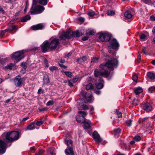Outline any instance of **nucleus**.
I'll list each match as a JSON object with an SVG mask.
<instances>
[{
    "mask_svg": "<svg viewBox=\"0 0 155 155\" xmlns=\"http://www.w3.org/2000/svg\"><path fill=\"white\" fill-rule=\"evenodd\" d=\"M146 78L148 80H154L155 78V74L154 72H147Z\"/></svg>",
    "mask_w": 155,
    "mask_h": 155,
    "instance_id": "nucleus-17",
    "label": "nucleus"
},
{
    "mask_svg": "<svg viewBox=\"0 0 155 155\" xmlns=\"http://www.w3.org/2000/svg\"><path fill=\"white\" fill-rule=\"evenodd\" d=\"M68 85H69L70 87L73 86V83L69 80L68 81Z\"/></svg>",
    "mask_w": 155,
    "mask_h": 155,
    "instance_id": "nucleus-56",
    "label": "nucleus"
},
{
    "mask_svg": "<svg viewBox=\"0 0 155 155\" xmlns=\"http://www.w3.org/2000/svg\"><path fill=\"white\" fill-rule=\"evenodd\" d=\"M95 14V12L93 11L89 12L88 13V15L90 16H93Z\"/></svg>",
    "mask_w": 155,
    "mask_h": 155,
    "instance_id": "nucleus-49",
    "label": "nucleus"
},
{
    "mask_svg": "<svg viewBox=\"0 0 155 155\" xmlns=\"http://www.w3.org/2000/svg\"><path fill=\"white\" fill-rule=\"evenodd\" d=\"M81 35H82V33L78 30L72 32V37H79Z\"/></svg>",
    "mask_w": 155,
    "mask_h": 155,
    "instance_id": "nucleus-22",
    "label": "nucleus"
},
{
    "mask_svg": "<svg viewBox=\"0 0 155 155\" xmlns=\"http://www.w3.org/2000/svg\"><path fill=\"white\" fill-rule=\"evenodd\" d=\"M26 52V51L23 50L16 52L11 55V57L13 59L19 61L24 58L23 54Z\"/></svg>",
    "mask_w": 155,
    "mask_h": 155,
    "instance_id": "nucleus-4",
    "label": "nucleus"
},
{
    "mask_svg": "<svg viewBox=\"0 0 155 155\" xmlns=\"http://www.w3.org/2000/svg\"><path fill=\"white\" fill-rule=\"evenodd\" d=\"M140 37L141 39L144 41L146 39L147 36L145 34H142L140 35Z\"/></svg>",
    "mask_w": 155,
    "mask_h": 155,
    "instance_id": "nucleus-40",
    "label": "nucleus"
},
{
    "mask_svg": "<svg viewBox=\"0 0 155 155\" xmlns=\"http://www.w3.org/2000/svg\"><path fill=\"white\" fill-rule=\"evenodd\" d=\"M79 115L76 117V120L77 121L80 123H82L85 120V117L87 115L86 112L84 111L79 110L78 111Z\"/></svg>",
    "mask_w": 155,
    "mask_h": 155,
    "instance_id": "nucleus-6",
    "label": "nucleus"
},
{
    "mask_svg": "<svg viewBox=\"0 0 155 155\" xmlns=\"http://www.w3.org/2000/svg\"><path fill=\"white\" fill-rule=\"evenodd\" d=\"M146 47H143V49H142L143 52L145 54L147 55V54H148V53L146 51Z\"/></svg>",
    "mask_w": 155,
    "mask_h": 155,
    "instance_id": "nucleus-55",
    "label": "nucleus"
},
{
    "mask_svg": "<svg viewBox=\"0 0 155 155\" xmlns=\"http://www.w3.org/2000/svg\"><path fill=\"white\" fill-rule=\"evenodd\" d=\"M86 60V58L85 56H83L81 58H78L77 59V62L81 63L84 61Z\"/></svg>",
    "mask_w": 155,
    "mask_h": 155,
    "instance_id": "nucleus-29",
    "label": "nucleus"
},
{
    "mask_svg": "<svg viewBox=\"0 0 155 155\" xmlns=\"http://www.w3.org/2000/svg\"><path fill=\"white\" fill-rule=\"evenodd\" d=\"M143 109L146 111H149L152 109V106L149 103H145L143 106Z\"/></svg>",
    "mask_w": 155,
    "mask_h": 155,
    "instance_id": "nucleus-19",
    "label": "nucleus"
},
{
    "mask_svg": "<svg viewBox=\"0 0 155 155\" xmlns=\"http://www.w3.org/2000/svg\"><path fill=\"white\" fill-rule=\"evenodd\" d=\"M44 28V25L43 24H39L36 25L31 26V28L34 30L42 29Z\"/></svg>",
    "mask_w": 155,
    "mask_h": 155,
    "instance_id": "nucleus-18",
    "label": "nucleus"
},
{
    "mask_svg": "<svg viewBox=\"0 0 155 155\" xmlns=\"http://www.w3.org/2000/svg\"><path fill=\"white\" fill-rule=\"evenodd\" d=\"M99 38L102 42H107L110 38V35L106 32H100L99 33Z\"/></svg>",
    "mask_w": 155,
    "mask_h": 155,
    "instance_id": "nucleus-7",
    "label": "nucleus"
},
{
    "mask_svg": "<svg viewBox=\"0 0 155 155\" xmlns=\"http://www.w3.org/2000/svg\"><path fill=\"white\" fill-rule=\"evenodd\" d=\"M100 82V83H96L95 84V85L97 89H101L104 86L103 84V81L102 80V81H99Z\"/></svg>",
    "mask_w": 155,
    "mask_h": 155,
    "instance_id": "nucleus-24",
    "label": "nucleus"
},
{
    "mask_svg": "<svg viewBox=\"0 0 155 155\" xmlns=\"http://www.w3.org/2000/svg\"><path fill=\"white\" fill-rule=\"evenodd\" d=\"M45 10V8L42 6L39 5L35 7H32L30 10V12L31 14H40Z\"/></svg>",
    "mask_w": 155,
    "mask_h": 155,
    "instance_id": "nucleus-5",
    "label": "nucleus"
},
{
    "mask_svg": "<svg viewBox=\"0 0 155 155\" xmlns=\"http://www.w3.org/2000/svg\"><path fill=\"white\" fill-rule=\"evenodd\" d=\"M49 68L52 71H53L54 70H56L57 69V67L55 66H51Z\"/></svg>",
    "mask_w": 155,
    "mask_h": 155,
    "instance_id": "nucleus-48",
    "label": "nucleus"
},
{
    "mask_svg": "<svg viewBox=\"0 0 155 155\" xmlns=\"http://www.w3.org/2000/svg\"><path fill=\"white\" fill-rule=\"evenodd\" d=\"M139 102V100L137 99L134 98L132 104L134 106H137Z\"/></svg>",
    "mask_w": 155,
    "mask_h": 155,
    "instance_id": "nucleus-34",
    "label": "nucleus"
},
{
    "mask_svg": "<svg viewBox=\"0 0 155 155\" xmlns=\"http://www.w3.org/2000/svg\"><path fill=\"white\" fill-rule=\"evenodd\" d=\"M41 50L43 52H45L50 49L49 43L47 41H44L41 45Z\"/></svg>",
    "mask_w": 155,
    "mask_h": 155,
    "instance_id": "nucleus-10",
    "label": "nucleus"
},
{
    "mask_svg": "<svg viewBox=\"0 0 155 155\" xmlns=\"http://www.w3.org/2000/svg\"><path fill=\"white\" fill-rule=\"evenodd\" d=\"M150 19L152 21H155V17L153 15L150 16Z\"/></svg>",
    "mask_w": 155,
    "mask_h": 155,
    "instance_id": "nucleus-62",
    "label": "nucleus"
},
{
    "mask_svg": "<svg viewBox=\"0 0 155 155\" xmlns=\"http://www.w3.org/2000/svg\"><path fill=\"white\" fill-rule=\"evenodd\" d=\"M109 42L110 47L113 49H116L119 46V43L115 39L110 40Z\"/></svg>",
    "mask_w": 155,
    "mask_h": 155,
    "instance_id": "nucleus-12",
    "label": "nucleus"
},
{
    "mask_svg": "<svg viewBox=\"0 0 155 155\" xmlns=\"http://www.w3.org/2000/svg\"><path fill=\"white\" fill-rule=\"evenodd\" d=\"M33 4L32 6V7H35L36 5V0H33Z\"/></svg>",
    "mask_w": 155,
    "mask_h": 155,
    "instance_id": "nucleus-57",
    "label": "nucleus"
},
{
    "mask_svg": "<svg viewBox=\"0 0 155 155\" xmlns=\"http://www.w3.org/2000/svg\"><path fill=\"white\" fill-rule=\"evenodd\" d=\"M86 88L87 90L93 89L94 86L91 83H90L86 85Z\"/></svg>",
    "mask_w": 155,
    "mask_h": 155,
    "instance_id": "nucleus-32",
    "label": "nucleus"
},
{
    "mask_svg": "<svg viewBox=\"0 0 155 155\" xmlns=\"http://www.w3.org/2000/svg\"><path fill=\"white\" fill-rule=\"evenodd\" d=\"M155 90V87L154 86H151L149 88L148 91L149 93H151L153 92Z\"/></svg>",
    "mask_w": 155,
    "mask_h": 155,
    "instance_id": "nucleus-36",
    "label": "nucleus"
},
{
    "mask_svg": "<svg viewBox=\"0 0 155 155\" xmlns=\"http://www.w3.org/2000/svg\"><path fill=\"white\" fill-rule=\"evenodd\" d=\"M78 107L79 110H87L88 108L87 106L83 104V102L81 101H79V102H78Z\"/></svg>",
    "mask_w": 155,
    "mask_h": 155,
    "instance_id": "nucleus-15",
    "label": "nucleus"
},
{
    "mask_svg": "<svg viewBox=\"0 0 155 155\" xmlns=\"http://www.w3.org/2000/svg\"><path fill=\"white\" fill-rule=\"evenodd\" d=\"M93 136L95 141L98 143H100L102 141V139L97 131L94 132L93 134Z\"/></svg>",
    "mask_w": 155,
    "mask_h": 155,
    "instance_id": "nucleus-14",
    "label": "nucleus"
},
{
    "mask_svg": "<svg viewBox=\"0 0 155 155\" xmlns=\"http://www.w3.org/2000/svg\"><path fill=\"white\" fill-rule=\"evenodd\" d=\"M124 16L127 18L130 19L132 17V15L129 11H127L125 12Z\"/></svg>",
    "mask_w": 155,
    "mask_h": 155,
    "instance_id": "nucleus-28",
    "label": "nucleus"
},
{
    "mask_svg": "<svg viewBox=\"0 0 155 155\" xmlns=\"http://www.w3.org/2000/svg\"><path fill=\"white\" fill-rule=\"evenodd\" d=\"M55 152V149L53 147L49 148L48 150V154H49V155H54V154Z\"/></svg>",
    "mask_w": 155,
    "mask_h": 155,
    "instance_id": "nucleus-25",
    "label": "nucleus"
},
{
    "mask_svg": "<svg viewBox=\"0 0 155 155\" xmlns=\"http://www.w3.org/2000/svg\"><path fill=\"white\" fill-rule=\"evenodd\" d=\"M39 110L40 111H44L47 110L46 108L40 107L39 108Z\"/></svg>",
    "mask_w": 155,
    "mask_h": 155,
    "instance_id": "nucleus-52",
    "label": "nucleus"
},
{
    "mask_svg": "<svg viewBox=\"0 0 155 155\" xmlns=\"http://www.w3.org/2000/svg\"><path fill=\"white\" fill-rule=\"evenodd\" d=\"M35 126L34 124H31L29 125L27 127V129L29 130H32L35 129Z\"/></svg>",
    "mask_w": 155,
    "mask_h": 155,
    "instance_id": "nucleus-37",
    "label": "nucleus"
},
{
    "mask_svg": "<svg viewBox=\"0 0 155 155\" xmlns=\"http://www.w3.org/2000/svg\"><path fill=\"white\" fill-rule=\"evenodd\" d=\"M37 2L40 4L46 5L48 2V0H37Z\"/></svg>",
    "mask_w": 155,
    "mask_h": 155,
    "instance_id": "nucleus-33",
    "label": "nucleus"
},
{
    "mask_svg": "<svg viewBox=\"0 0 155 155\" xmlns=\"http://www.w3.org/2000/svg\"><path fill=\"white\" fill-rule=\"evenodd\" d=\"M43 152L44 151L42 150L39 149L38 151L36 153V155H42V154Z\"/></svg>",
    "mask_w": 155,
    "mask_h": 155,
    "instance_id": "nucleus-47",
    "label": "nucleus"
},
{
    "mask_svg": "<svg viewBox=\"0 0 155 155\" xmlns=\"http://www.w3.org/2000/svg\"><path fill=\"white\" fill-rule=\"evenodd\" d=\"M143 91V89L141 87H139L135 88L134 90V92L136 95H137L142 92Z\"/></svg>",
    "mask_w": 155,
    "mask_h": 155,
    "instance_id": "nucleus-27",
    "label": "nucleus"
},
{
    "mask_svg": "<svg viewBox=\"0 0 155 155\" xmlns=\"http://www.w3.org/2000/svg\"><path fill=\"white\" fill-rule=\"evenodd\" d=\"M5 68L6 69L14 70L15 68V64L12 63H10L5 66Z\"/></svg>",
    "mask_w": 155,
    "mask_h": 155,
    "instance_id": "nucleus-21",
    "label": "nucleus"
},
{
    "mask_svg": "<svg viewBox=\"0 0 155 155\" xmlns=\"http://www.w3.org/2000/svg\"><path fill=\"white\" fill-rule=\"evenodd\" d=\"M71 53L70 52L68 54L65 55L64 56V57L67 58V57H68L70 56H71Z\"/></svg>",
    "mask_w": 155,
    "mask_h": 155,
    "instance_id": "nucleus-63",
    "label": "nucleus"
},
{
    "mask_svg": "<svg viewBox=\"0 0 155 155\" xmlns=\"http://www.w3.org/2000/svg\"><path fill=\"white\" fill-rule=\"evenodd\" d=\"M121 129L118 128L115 130V135L116 137H118V134L120 133Z\"/></svg>",
    "mask_w": 155,
    "mask_h": 155,
    "instance_id": "nucleus-38",
    "label": "nucleus"
},
{
    "mask_svg": "<svg viewBox=\"0 0 155 155\" xmlns=\"http://www.w3.org/2000/svg\"><path fill=\"white\" fill-rule=\"evenodd\" d=\"M64 142L68 146V149L65 150L67 155H74L72 148V141L70 139V134H67L64 138Z\"/></svg>",
    "mask_w": 155,
    "mask_h": 155,
    "instance_id": "nucleus-3",
    "label": "nucleus"
},
{
    "mask_svg": "<svg viewBox=\"0 0 155 155\" xmlns=\"http://www.w3.org/2000/svg\"><path fill=\"white\" fill-rule=\"evenodd\" d=\"M132 120L130 119L126 121L127 125L128 126H130L132 124Z\"/></svg>",
    "mask_w": 155,
    "mask_h": 155,
    "instance_id": "nucleus-46",
    "label": "nucleus"
},
{
    "mask_svg": "<svg viewBox=\"0 0 155 155\" xmlns=\"http://www.w3.org/2000/svg\"><path fill=\"white\" fill-rule=\"evenodd\" d=\"M143 2L146 4H148L150 2V0H142Z\"/></svg>",
    "mask_w": 155,
    "mask_h": 155,
    "instance_id": "nucleus-59",
    "label": "nucleus"
},
{
    "mask_svg": "<svg viewBox=\"0 0 155 155\" xmlns=\"http://www.w3.org/2000/svg\"><path fill=\"white\" fill-rule=\"evenodd\" d=\"M59 44V40L57 38L52 39L49 43L50 49L51 50H55L58 46Z\"/></svg>",
    "mask_w": 155,
    "mask_h": 155,
    "instance_id": "nucleus-8",
    "label": "nucleus"
},
{
    "mask_svg": "<svg viewBox=\"0 0 155 155\" xmlns=\"http://www.w3.org/2000/svg\"><path fill=\"white\" fill-rule=\"evenodd\" d=\"M6 144L3 141L0 140V153H4L5 151Z\"/></svg>",
    "mask_w": 155,
    "mask_h": 155,
    "instance_id": "nucleus-16",
    "label": "nucleus"
},
{
    "mask_svg": "<svg viewBox=\"0 0 155 155\" xmlns=\"http://www.w3.org/2000/svg\"><path fill=\"white\" fill-rule=\"evenodd\" d=\"M84 122L82 123L84 124V129H87L90 128L91 127V122L88 120H85Z\"/></svg>",
    "mask_w": 155,
    "mask_h": 155,
    "instance_id": "nucleus-20",
    "label": "nucleus"
},
{
    "mask_svg": "<svg viewBox=\"0 0 155 155\" xmlns=\"http://www.w3.org/2000/svg\"><path fill=\"white\" fill-rule=\"evenodd\" d=\"M17 28H17L16 25H12L8 28V30L10 31H16Z\"/></svg>",
    "mask_w": 155,
    "mask_h": 155,
    "instance_id": "nucleus-30",
    "label": "nucleus"
},
{
    "mask_svg": "<svg viewBox=\"0 0 155 155\" xmlns=\"http://www.w3.org/2000/svg\"><path fill=\"white\" fill-rule=\"evenodd\" d=\"M19 137V133L17 131H11L7 132L5 134V138L9 142L17 140Z\"/></svg>",
    "mask_w": 155,
    "mask_h": 155,
    "instance_id": "nucleus-2",
    "label": "nucleus"
},
{
    "mask_svg": "<svg viewBox=\"0 0 155 155\" xmlns=\"http://www.w3.org/2000/svg\"><path fill=\"white\" fill-rule=\"evenodd\" d=\"M64 38L68 39H70L72 38V31H67L65 32H62L61 35L60 36L59 38L61 40H64Z\"/></svg>",
    "mask_w": 155,
    "mask_h": 155,
    "instance_id": "nucleus-9",
    "label": "nucleus"
},
{
    "mask_svg": "<svg viewBox=\"0 0 155 155\" xmlns=\"http://www.w3.org/2000/svg\"><path fill=\"white\" fill-rule=\"evenodd\" d=\"M54 103V101L53 100H50L46 104V105L47 106H49L50 105H52Z\"/></svg>",
    "mask_w": 155,
    "mask_h": 155,
    "instance_id": "nucleus-42",
    "label": "nucleus"
},
{
    "mask_svg": "<svg viewBox=\"0 0 155 155\" xmlns=\"http://www.w3.org/2000/svg\"><path fill=\"white\" fill-rule=\"evenodd\" d=\"M30 16L29 15H27L25 17L22 18L21 19V21L23 22H25L27 21L30 20Z\"/></svg>",
    "mask_w": 155,
    "mask_h": 155,
    "instance_id": "nucleus-26",
    "label": "nucleus"
},
{
    "mask_svg": "<svg viewBox=\"0 0 155 155\" xmlns=\"http://www.w3.org/2000/svg\"><path fill=\"white\" fill-rule=\"evenodd\" d=\"M43 81V82L44 84H47L49 83V79L47 75H45L44 76Z\"/></svg>",
    "mask_w": 155,
    "mask_h": 155,
    "instance_id": "nucleus-23",
    "label": "nucleus"
},
{
    "mask_svg": "<svg viewBox=\"0 0 155 155\" xmlns=\"http://www.w3.org/2000/svg\"><path fill=\"white\" fill-rule=\"evenodd\" d=\"M64 73L68 77L71 78L72 77V74L71 72L69 71H65Z\"/></svg>",
    "mask_w": 155,
    "mask_h": 155,
    "instance_id": "nucleus-39",
    "label": "nucleus"
},
{
    "mask_svg": "<svg viewBox=\"0 0 155 155\" xmlns=\"http://www.w3.org/2000/svg\"><path fill=\"white\" fill-rule=\"evenodd\" d=\"M134 139L135 141H138L140 140L141 137L139 136H137L135 137Z\"/></svg>",
    "mask_w": 155,
    "mask_h": 155,
    "instance_id": "nucleus-50",
    "label": "nucleus"
},
{
    "mask_svg": "<svg viewBox=\"0 0 155 155\" xmlns=\"http://www.w3.org/2000/svg\"><path fill=\"white\" fill-rule=\"evenodd\" d=\"M148 119V117H146L143 119L142 121L143 123L142 124H145V122H147Z\"/></svg>",
    "mask_w": 155,
    "mask_h": 155,
    "instance_id": "nucleus-53",
    "label": "nucleus"
},
{
    "mask_svg": "<svg viewBox=\"0 0 155 155\" xmlns=\"http://www.w3.org/2000/svg\"><path fill=\"white\" fill-rule=\"evenodd\" d=\"M44 122V121L39 120L36 123V125L38 126H40L42 125Z\"/></svg>",
    "mask_w": 155,
    "mask_h": 155,
    "instance_id": "nucleus-44",
    "label": "nucleus"
},
{
    "mask_svg": "<svg viewBox=\"0 0 155 155\" xmlns=\"http://www.w3.org/2000/svg\"><path fill=\"white\" fill-rule=\"evenodd\" d=\"M44 62L45 64L46 65V67H48L49 66V65L48 63V61L46 58L45 59Z\"/></svg>",
    "mask_w": 155,
    "mask_h": 155,
    "instance_id": "nucleus-58",
    "label": "nucleus"
},
{
    "mask_svg": "<svg viewBox=\"0 0 155 155\" xmlns=\"http://www.w3.org/2000/svg\"><path fill=\"white\" fill-rule=\"evenodd\" d=\"M138 76L137 74H134L132 77V79L135 82H137L138 79Z\"/></svg>",
    "mask_w": 155,
    "mask_h": 155,
    "instance_id": "nucleus-45",
    "label": "nucleus"
},
{
    "mask_svg": "<svg viewBox=\"0 0 155 155\" xmlns=\"http://www.w3.org/2000/svg\"><path fill=\"white\" fill-rule=\"evenodd\" d=\"M81 94L85 97L86 100L88 102H90L92 99V94L91 92H88V93H85L84 91H81Z\"/></svg>",
    "mask_w": 155,
    "mask_h": 155,
    "instance_id": "nucleus-13",
    "label": "nucleus"
},
{
    "mask_svg": "<svg viewBox=\"0 0 155 155\" xmlns=\"http://www.w3.org/2000/svg\"><path fill=\"white\" fill-rule=\"evenodd\" d=\"M5 33V31H1L0 32V36L2 37Z\"/></svg>",
    "mask_w": 155,
    "mask_h": 155,
    "instance_id": "nucleus-61",
    "label": "nucleus"
},
{
    "mask_svg": "<svg viewBox=\"0 0 155 155\" xmlns=\"http://www.w3.org/2000/svg\"><path fill=\"white\" fill-rule=\"evenodd\" d=\"M25 79L24 78H21L20 76L19 75L16 76L14 80L15 85L17 87L20 86L22 84L23 80H25Z\"/></svg>",
    "mask_w": 155,
    "mask_h": 155,
    "instance_id": "nucleus-11",
    "label": "nucleus"
},
{
    "mask_svg": "<svg viewBox=\"0 0 155 155\" xmlns=\"http://www.w3.org/2000/svg\"><path fill=\"white\" fill-rule=\"evenodd\" d=\"M89 38V37L87 35V36H85L83 37L82 38V40L83 41H85L87 40Z\"/></svg>",
    "mask_w": 155,
    "mask_h": 155,
    "instance_id": "nucleus-60",
    "label": "nucleus"
},
{
    "mask_svg": "<svg viewBox=\"0 0 155 155\" xmlns=\"http://www.w3.org/2000/svg\"><path fill=\"white\" fill-rule=\"evenodd\" d=\"M98 59H99L97 58L92 57L91 58V62H97L98 61Z\"/></svg>",
    "mask_w": 155,
    "mask_h": 155,
    "instance_id": "nucleus-43",
    "label": "nucleus"
},
{
    "mask_svg": "<svg viewBox=\"0 0 155 155\" xmlns=\"http://www.w3.org/2000/svg\"><path fill=\"white\" fill-rule=\"evenodd\" d=\"M78 79V78H74L73 79L72 81L74 83H75L77 81Z\"/></svg>",
    "mask_w": 155,
    "mask_h": 155,
    "instance_id": "nucleus-64",
    "label": "nucleus"
},
{
    "mask_svg": "<svg viewBox=\"0 0 155 155\" xmlns=\"http://www.w3.org/2000/svg\"><path fill=\"white\" fill-rule=\"evenodd\" d=\"M95 33L94 30H88L86 31L87 35H94Z\"/></svg>",
    "mask_w": 155,
    "mask_h": 155,
    "instance_id": "nucleus-31",
    "label": "nucleus"
},
{
    "mask_svg": "<svg viewBox=\"0 0 155 155\" xmlns=\"http://www.w3.org/2000/svg\"><path fill=\"white\" fill-rule=\"evenodd\" d=\"M116 113L118 118H120L122 116V114L121 112L118 111L117 109L116 110Z\"/></svg>",
    "mask_w": 155,
    "mask_h": 155,
    "instance_id": "nucleus-41",
    "label": "nucleus"
},
{
    "mask_svg": "<svg viewBox=\"0 0 155 155\" xmlns=\"http://www.w3.org/2000/svg\"><path fill=\"white\" fill-rule=\"evenodd\" d=\"M118 61L117 59H114L108 61L105 64H102L99 66L101 68V70L96 69L94 71V75L97 78V80L99 81H102L103 77H107L109 74V72L105 69L106 67L110 68L112 71L115 68H117L118 65Z\"/></svg>",
    "mask_w": 155,
    "mask_h": 155,
    "instance_id": "nucleus-1",
    "label": "nucleus"
},
{
    "mask_svg": "<svg viewBox=\"0 0 155 155\" xmlns=\"http://www.w3.org/2000/svg\"><path fill=\"white\" fill-rule=\"evenodd\" d=\"M0 12L2 13V14H5V11L1 6H0Z\"/></svg>",
    "mask_w": 155,
    "mask_h": 155,
    "instance_id": "nucleus-54",
    "label": "nucleus"
},
{
    "mask_svg": "<svg viewBox=\"0 0 155 155\" xmlns=\"http://www.w3.org/2000/svg\"><path fill=\"white\" fill-rule=\"evenodd\" d=\"M85 20L84 18L82 17H80L78 18V20L81 22H83Z\"/></svg>",
    "mask_w": 155,
    "mask_h": 155,
    "instance_id": "nucleus-51",
    "label": "nucleus"
},
{
    "mask_svg": "<svg viewBox=\"0 0 155 155\" xmlns=\"http://www.w3.org/2000/svg\"><path fill=\"white\" fill-rule=\"evenodd\" d=\"M107 14L108 15L113 16L115 14V12L114 11L109 10L108 11Z\"/></svg>",
    "mask_w": 155,
    "mask_h": 155,
    "instance_id": "nucleus-35",
    "label": "nucleus"
}]
</instances>
